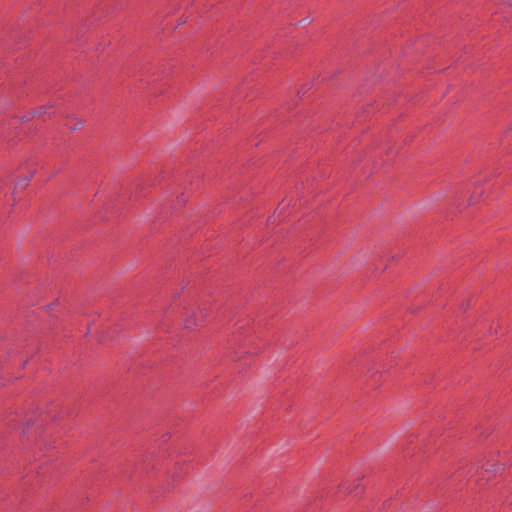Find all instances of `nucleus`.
I'll use <instances>...</instances> for the list:
<instances>
[{
  "instance_id": "obj_4",
  "label": "nucleus",
  "mask_w": 512,
  "mask_h": 512,
  "mask_svg": "<svg viewBox=\"0 0 512 512\" xmlns=\"http://www.w3.org/2000/svg\"><path fill=\"white\" fill-rule=\"evenodd\" d=\"M185 325L187 328H191L194 325V322L187 321Z\"/></svg>"
},
{
  "instance_id": "obj_3",
  "label": "nucleus",
  "mask_w": 512,
  "mask_h": 512,
  "mask_svg": "<svg viewBox=\"0 0 512 512\" xmlns=\"http://www.w3.org/2000/svg\"><path fill=\"white\" fill-rule=\"evenodd\" d=\"M84 125V121L83 120H80V119H75V123L73 124V126H71V129H80L82 128Z\"/></svg>"
},
{
  "instance_id": "obj_2",
  "label": "nucleus",
  "mask_w": 512,
  "mask_h": 512,
  "mask_svg": "<svg viewBox=\"0 0 512 512\" xmlns=\"http://www.w3.org/2000/svg\"><path fill=\"white\" fill-rule=\"evenodd\" d=\"M31 177H32V174L27 176V177H25V178H23V179H21V180H19V181H17L16 184H15V189H17L19 187L20 188L26 187Z\"/></svg>"
},
{
  "instance_id": "obj_6",
  "label": "nucleus",
  "mask_w": 512,
  "mask_h": 512,
  "mask_svg": "<svg viewBox=\"0 0 512 512\" xmlns=\"http://www.w3.org/2000/svg\"><path fill=\"white\" fill-rule=\"evenodd\" d=\"M485 470L486 471H494V469L492 467L491 468L490 467H485Z\"/></svg>"
},
{
  "instance_id": "obj_1",
  "label": "nucleus",
  "mask_w": 512,
  "mask_h": 512,
  "mask_svg": "<svg viewBox=\"0 0 512 512\" xmlns=\"http://www.w3.org/2000/svg\"><path fill=\"white\" fill-rule=\"evenodd\" d=\"M53 106L52 105H44L42 107H40L39 109H37L35 112H34V115L38 116V117H42L44 114L47 113L48 110H50Z\"/></svg>"
},
{
  "instance_id": "obj_5",
  "label": "nucleus",
  "mask_w": 512,
  "mask_h": 512,
  "mask_svg": "<svg viewBox=\"0 0 512 512\" xmlns=\"http://www.w3.org/2000/svg\"><path fill=\"white\" fill-rule=\"evenodd\" d=\"M444 195V192H438L435 196L437 199H440Z\"/></svg>"
}]
</instances>
